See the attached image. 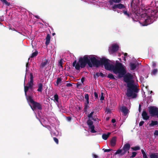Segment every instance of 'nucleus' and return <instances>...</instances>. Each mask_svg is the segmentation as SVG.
<instances>
[{
	"label": "nucleus",
	"instance_id": "nucleus-5",
	"mask_svg": "<svg viewBox=\"0 0 158 158\" xmlns=\"http://www.w3.org/2000/svg\"><path fill=\"white\" fill-rule=\"evenodd\" d=\"M112 70L115 74H118V77H122L126 73L125 71L122 64L120 62L116 63L115 65L112 66Z\"/></svg>",
	"mask_w": 158,
	"mask_h": 158
},
{
	"label": "nucleus",
	"instance_id": "nucleus-42",
	"mask_svg": "<svg viewBox=\"0 0 158 158\" xmlns=\"http://www.w3.org/2000/svg\"><path fill=\"white\" fill-rule=\"evenodd\" d=\"M103 150H104V152H109L111 150H112L111 149H105V148H103L102 149Z\"/></svg>",
	"mask_w": 158,
	"mask_h": 158
},
{
	"label": "nucleus",
	"instance_id": "nucleus-49",
	"mask_svg": "<svg viewBox=\"0 0 158 158\" xmlns=\"http://www.w3.org/2000/svg\"><path fill=\"white\" fill-rule=\"evenodd\" d=\"M106 111L108 114L110 112L111 110L109 108H106Z\"/></svg>",
	"mask_w": 158,
	"mask_h": 158
},
{
	"label": "nucleus",
	"instance_id": "nucleus-11",
	"mask_svg": "<svg viewBox=\"0 0 158 158\" xmlns=\"http://www.w3.org/2000/svg\"><path fill=\"white\" fill-rule=\"evenodd\" d=\"M131 146L129 143H126L123 146L122 149L124 151V152L121 153L122 156L123 155L126 153L128 151V153H129V150Z\"/></svg>",
	"mask_w": 158,
	"mask_h": 158
},
{
	"label": "nucleus",
	"instance_id": "nucleus-47",
	"mask_svg": "<svg viewBox=\"0 0 158 158\" xmlns=\"http://www.w3.org/2000/svg\"><path fill=\"white\" fill-rule=\"evenodd\" d=\"M144 122L143 121H141L139 123V126H142L143 124H144Z\"/></svg>",
	"mask_w": 158,
	"mask_h": 158
},
{
	"label": "nucleus",
	"instance_id": "nucleus-7",
	"mask_svg": "<svg viewBox=\"0 0 158 158\" xmlns=\"http://www.w3.org/2000/svg\"><path fill=\"white\" fill-rule=\"evenodd\" d=\"M149 112L152 116H156L158 118V108L155 106L149 107Z\"/></svg>",
	"mask_w": 158,
	"mask_h": 158
},
{
	"label": "nucleus",
	"instance_id": "nucleus-12",
	"mask_svg": "<svg viewBox=\"0 0 158 158\" xmlns=\"http://www.w3.org/2000/svg\"><path fill=\"white\" fill-rule=\"evenodd\" d=\"M126 8V6L123 4L121 3H118V4H115L112 8L113 10L114 11H116V9L118 8L119 9H124Z\"/></svg>",
	"mask_w": 158,
	"mask_h": 158
},
{
	"label": "nucleus",
	"instance_id": "nucleus-55",
	"mask_svg": "<svg viewBox=\"0 0 158 158\" xmlns=\"http://www.w3.org/2000/svg\"><path fill=\"white\" fill-rule=\"evenodd\" d=\"M139 111L140 112L141 111V105L139 104Z\"/></svg>",
	"mask_w": 158,
	"mask_h": 158
},
{
	"label": "nucleus",
	"instance_id": "nucleus-18",
	"mask_svg": "<svg viewBox=\"0 0 158 158\" xmlns=\"http://www.w3.org/2000/svg\"><path fill=\"white\" fill-rule=\"evenodd\" d=\"M50 38L51 37L50 35L49 34H48L46 36V41L45 44L47 46L50 43Z\"/></svg>",
	"mask_w": 158,
	"mask_h": 158
},
{
	"label": "nucleus",
	"instance_id": "nucleus-23",
	"mask_svg": "<svg viewBox=\"0 0 158 158\" xmlns=\"http://www.w3.org/2000/svg\"><path fill=\"white\" fill-rule=\"evenodd\" d=\"M156 153H151L150 155V158H158V156Z\"/></svg>",
	"mask_w": 158,
	"mask_h": 158
},
{
	"label": "nucleus",
	"instance_id": "nucleus-45",
	"mask_svg": "<svg viewBox=\"0 0 158 158\" xmlns=\"http://www.w3.org/2000/svg\"><path fill=\"white\" fill-rule=\"evenodd\" d=\"M91 118H92V120L94 121H96L97 120H99L98 118H95V117H93Z\"/></svg>",
	"mask_w": 158,
	"mask_h": 158
},
{
	"label": "nucleus",
	"instance_id": "nucleus-50",
	"mask_svg": "<svg viewBox=\"0 0 158 158\" xmlns=\"http://www.w3.org/2000/svg\"><path fill=\"white\" fill-rule=\"evenodd\" d=\"M85 78L84 77H82L81 79V81L82 83H83L85 80Z\"/></svg>",
	"mask_w": 158,
	"mask_h": 158
},
{
	"label": "nucleus",
	"instance_id": "nucleus-59",
	"mask_svg": "<svg viewBox=\"0 0 158 158\" xmlns=\"http://www.w3.org/2000/svg\"><path fill=\"white\" fill-rule=\"evenodd\" d=\"M127 54L126 53H124V55L125 57L127 56Z\"/></svg>",
	"mask_w": 158,
	"mask_h": 158
},
{
	"label": "nucleus",
	"instance_id": "nucleus-28",
	"mask_svg": "<svg viewBox=\"0 0 158 158\" xmlns=\"http://www.w3.org/2000/svg\"><path fill=\"white\" fill-rule=\"evenodd\" d=\"M142 153L143 155V158H148L146 153L143 149L141 150Z\"/></svg>",
	"mask_w": 158,
	"mask_h": 158
},
{
	"label": "nucleus",
	"instance_id": "nucleus-20",
	"mask_svg": "<svg viewBox=\"0 0 158 158\" xmlns=\"http://www.w3.org/2000/svg\"><path fill=\"white\" fill-rule=\"evenodd\" d=\"M110 134V132L108 133L107 134H102V139L105 140H106L108 138Z\"/></svg>",
	"mask_w": 158,
	"mask_h": 158
},
{
	"label": "nucleus",
	"instance_id": "nucleus-21",
	"mask_svg": "<svg viewBox=\"0 0 158 158\" xmlns=\"http://www.w3.org/2000/svg\"><path fill=\"white\" fill-rule=\"evenodd\" d=\"M89 102H86L84 104V110L85 112H87V111L88 108H89V106L88 105Z\"/></svg>",
	"mask_w": 158,
	"mask_h": 158
},
{
	"label": "nucleus",
	"instance_id": "nucleus-39",
	"mask_svg": "<svg viewBox=\"0 0 158 158\" xmlns=\"http://www.w3.org/2000/svg\"><path fill=\"white\" fill-rule=\"evenodd\" d=\"M82 84L78 83L77 84V87L78 89H81V88Z\"/></svg>",
	"mask_w": 158,
	"mask_h": 158
},
{
	"label": "nucleus",
	"instance_id": "nucleus-9",
	"mask_svg": "<svg viewBox=\"0 0 158 158\" xmlns=\"http://www.w3.org/2000/svg\"><path fill=\"white\" fill-rule=\"evenodd\" d=\"M119 48L118 44H112L111 46L109 48V51L110 54H113L118 51Z\"/></svg>",
	"mask_w": 158,
	"mask_h": 158
},
{
	"label": "nucleus",
	"instance_id": "nucleus-51",
	"mask_svg": "<svg viewBox=\"0 0 158 158\" xmlns=\"http://www.w3.org/2000/svg\"><path fill=\"white\" fill-rule=\"evenodd\" d=\"M99 74L100 76L101 77H104V75L102 73H100Z\"/></svg>",
	"mask_w": 158,
	"mask_h": 158
},
{
	"label": "nucleus",
	"instance_id": "nucleus-37",
	"mask_svg": "<svg viewBox=\"0 0 158 158\" xmlns=\"http://www.w3.org/2000/svg\"><path fill=\"white\" fill-rule=\"evenodd\" d=\"M157 69H155L153 70L152 71V73L153 75H155L157 73Z\"/></svg>",
	"mask_w": 158,
	"mask_h": 158
},
{
	"label": "nucleus",
	"instance_id": "nucleus-15",
	"mask_svg": "<svg viewBox=\"0 0 158 158\" xmlns=\"http://www.w3.org/2000/svg\"><path fill=\"white\" fill-rule=\"evenodd\" d=\"M121 111L123 113L124 115H127L128 113V110L127 109L126 107L125 106H123L121 107Z\"/></svg>",
	"mask_w": 158,
	"mask_h": 158
},
{
	"label": "nucleus",
	"instance_id": "nucleus-2",
	"mask_svg": "<svg viewBox=\"0 0 158 158\" xmlns=\"http://www.w3.org/2000/svg\"><path fill=\"white\" fill-rule=\"evenodd\" d=\"M91 56L87 55H85L83 57H81L79 59L78 62L77 63V61L75 60L73 63V66L75 67L76 69L79 70L80 68H84L86 65L88 64V66L90 68L93 67L92 63L90 61V57Z\"/></svg>",
	"mask_w": 158,
	"mask_h": 158
},
{
	"label": "nucleus",
	"instance_id": "nucleus-46",
	"mask_svg": "<svg viewBox=\"0 0 158 158\" xmlns=\"http://www.w3.org/2000/svg\"><path fill=\"white\" fill-rule=\"evenodd\" d=\"M94 97L95 98V99H98V94L96 92H94Z\"/></svg>",
	"mask_w": 158,
	"mask_h": 158
},
{
	"label": "nucleus",
	"instance_id": "nucleus-36",
	"mask_svg": "<svg viewBox=\"0 0 158 158\" xmlns=\"http://www.w3.org/2000/svg\"><path fill=\"white\" fill-rule=\"evenodd\" d=\"M63 59H61L60 60L59 62V65L60 66L61 68H63Z\"/></svg>",
	"mask_w": 158,
	"mask_h": 158
},
{
	"label": "nucleus",
	"instance_id": "nucleus-52",
	"mask_svg": "<svg viewBox=\"0 0 158 158\" xmlns=\"http://www.w3.org/2000/svg\"><path fill=\"white\" fill-rule=\"evenodd\" d=\"M100 73H96V74L94 75V77H95L96 76L97 77L100 76L99 74Z\"/></svg>",
	"mask_w": 158,
	"mask_h": 158
},
{
	"label": "nucleus",
	"instance_id": "nucleus-64",
	"mask_svg": "<svg viewBox=\"0 0 158 158\" xmlns=\"http://www.w3.org/2000/svg\"><path fill=\"white\" fill-rule=\"evenodd\" d=\"M115 125H116V124H115V125H114V126H115Z\"/></svg>",
	"mask_w": 158,
	"mask_h": 158
},
{
	"label": "nucleus",
	"instance_id": "nucleus-40",
	"mask_svg": "<svg viewBox=\"0 0 158 158\" xmlns=\"http://www.w3.org/2000/svg\"><path fill=\"white\" fill-rule=\"evenodd\" d=\"M53 139L55 143L57 144H58L59 143V141L58 139L56 137H53Z\"/></svg>",
	"mask_w": 158,
	"mask_h": 158
},
{
	"label": "nucleus",
	"instance_id": "nucleus-14",
	"mask_svg": "<svg viewBox=\"0 0 158 158\" xmlns=\"http://www.w3.org/2000/svg\"><path fill=\"white\" fill-rule=\"evenodd\" d=\"M139 65V64L137 63H130L129 65L130 67V69L131 70H134Z\"/></svg>",
	"mask_w": 158,
	"mask_h": 158
},
{
	"label": "nucleus",
	"instance_id": "nucleus-56",
	"mask_svg": "<svg viewBox=\"0 0 158 158\" xmlns=\"http://www.w3.org/2000/svg\"><path fill=\"white\" fill-rule=\"evenodd\" d=\"M111 122L113 123H115L116 122V119H112Z\"/></svg>",
	"mask_w": 158,
	"mask_h": 158
},
{
	"label": "nucleus",
	"instance_id": "nucleus-34",
	"mask_svg": "<svg viewBox=\"0 0 158 158\" xmlns=\"http://www.w3.org/2000/svg\"><path fill=\"white\" fill-rule=\"evenodd\" d=\"M122 149H119L115 153L114 155H116L118 154H119L120 153H122Z\"/></svg>",
	"mask_w": 158,
	"mask_h": 158
},
{
	"label": "nucleus",
	"instance_id": "nucleus-16",
	"mask_svg": "<svg viewBox=\"0 0 158 158\" xmlns=\"http://www.w3.org/2000/svg\"><path fill=\"white\" fill-rule=\"evenodd\" d=\"M142 116L143 119L144 120H147L149 118V116L148 115V114L145 110L143 111L142 114Z\"/></svg>",
	"mask_w": 158,
	"mask_h": 158
},
{
	"label": "nucleus",
	"instance_id": "nucleus-19",
	"mask_svg": "<svg viewBox=\"0 0 158 158\" xmlns=\"http://www.w3.org/2000/svg\"><path fill=\"white\" fill-rule=\"evenodd\" d=\"M48 63V61L47 60H45L44 61L42 62V63H41L40 65V68H44Z\"/></svg>",
	"mask_w": 158,
	"mask_h": 158
},
{
	"label": "nucleus",
	"instance_id": "nucleus-62",
	"mask_svg": "<svg viewBox=\"0 0 158 158\" xmlns=\"http://www.w3.org/2000/svg\"><path fill=\"white\" fill-rule=\"evenodd\" d=\"M78 109L79 110H81V107H78Z\"/></svg>",
	"mask_w": 158,
	"mask_h": 158
},
{
	"label": "nucleus",
	"instance_id": "nucleus-53",
	"mask_svg": "<svg viewBox=\"0 0 158 158\" xmlns=\"http://www.w3.org/2000/svg\"><path fill=\"white\" fill-rule=\"evenodd\" d=\"M112 0H109V2L110 5H112L113 4L114 2L112 1Z\"/></svg>",
	"mask_w": 158,
	"mask_h": 158
},
{
	"label": "nucleus",
	"instance_id": "nucleus-43",
	"mask_svg": "<svg viewBox=\"0 0 158 158\" xmlns=\"http://www.w3.org/2000/svg\"><path fill=\"white\" fill-rule=\"evenodd\" d=\"M112 1L114 2V3H119L121 2V0H112Z\"/></svg>",
	"mask_w": 158,
	"mask_h": 158
},
{
	"label": "nucleus",
	"instance_id": "nucleus-63",
	"mask_svg": "<svg viewBox=\"0 0 158 158\" xmlns=\"http://www.w3.org/2000/svg\"><path fill=\"white\" fill-rule=\"evenodd\" d=\"M35 17L36 18H38V16H35Z\"/></svg>",
	"mask_w": 158,
	"mask_h": 158
},
{
	"label": "nucleus",
	"instance_id": "nucleus-1",
	"mask_svg": "<svg viewBox=\"0 0 158 158\" xmlns=\"http://www.w3.org/2000/svg\"><path fill=\"white\" fill-rule=\"evenodd\" d=\"M133 79V75L130 73H127L124 75L123 80L127 83L128 87L126 93L127 96L132 98H135L137 96L136 93L138 92L139 89L137 85L134 84Z\"/></svg>",
	"mask_w": 158,
	"mask_h": 158
},
{
	"label": "nucleus",
	"instance_id": "nucleus-25",
	"mask_svg": "<svg viewBox=\"0 0 158 158\" xmlns=\"http://www.w3.org/2000/svg\"><path fill=\"white\" fill-rule=\"evenodd\" d=\"M38 54V52L36 50L35 52L32 53L30 56V57L31 58H34Z\"/></svg>",
	"mask_w": 158,
	"mask_h": 158
},
{
	"label": "nucleus",
	"instance_id": "nucleus-58",
	"mask_svg": "<svg viewBox=\"0 0 158 158\" xmlns=\"http://www.w3.org/2000/svg\"><path fill=\"white\" fill-rule=\"evenodd\" d=\"M29 59H30V58H29L28 60V62L26 63V67L27 68L28 67V64H29L28 61H29Z\"/></svg>",
	"mask_w": 158,
	"mask_h": 158
},
{
	"label": "nucleus",
	"instance_id": "nucleus-61",
	"mask_svg": "<svg viewBox=\"0 0 158 158\" xmlns=\"http://www.w3.org/2000/svg\"><path fill=\"white\" fill-rule=\"evenodd\" d=\"M109 117H108V118H106V120H109Z\"/></svg>",
	"mask_w": 158,
	"mask_h": 158
},
{
	"label": "nucleus",
	"instance_id": "nucleus-10",
	"mask_svg": "<svg viewBox=\"0 0 158 158\" xmlns=\"http://www.w3.org/2000/svg\"><path fill=\"white\" fill-rule=\"evenodd\" d=\"M87 123L88 126L89 127L91 130V132L94 133L96 131L94 130V126L93 125V122L90 119H88L87 121Z\"/></svg>",
	"mask_w": 158,
	"mask_h": 158
},
{
	"label": "nucleus",
	"instance_id": "nucleus-31",
	"mask_svg": "<svg viewBox=\"0 0 158 158\" xmlns=\"http://www.w3.org/2000/svg\"><path fill=\"white\" fill-rule=\"evenodd\" d=\"M54 100L57 102H59V97L58 95L56 94L54 95Z\"/></svg>",
	"mask_w": 158,
	"mask_h": 158
},
{
	"label": "nucleus",
	"instance_id": "nucleus-27",
	"mask_svg": "<svg viewBox=\"0 0 158 158\" xmlns=\"http://www.w3.org/2000/svg\"><path fill=\"white\" fill-rule=\"evenodd\" d=\"M131 149L133 151H137L139 150L140 149V148L139 146H136L131 147Z\"/></svg>",
	"mask_w": 158,
	"mask_h": 158
},
{
	"label": "nucleus",
	"instance_id": "nucleus-60",
	"mask_svg": "<svg viewBox=\"0 0 158 158\" xmlns=\"http://www.w3.org/2000/svg\"><path fill=\"white\" fill-rule=\"evenodd\" d=\"M52 35L53 36H54L55 35V33H53L52 34Z\"/></svg>",
	"mask_w": 158,
	"mask_h": 158
},
{
	"label": "nucleus",
	"instance_id": "nucleus-13",
	"mask_svg": "<svg viewBox=\"0 0 158 158\" xmlns=\"http://www.w3.org/2000/svg\"><path fill=\"white\" fill-rule=\"evenodd\" d=\"M123 13L124 14V15H126L128 18L131 17L133 20L134 21H137L138 19H136V20H135L134 18L132 17V14L128 12L127 10H123Z\"/></svg>",
	"mask_w": 158,
	"mask_h": 158
},
{
	"label": "nucleus",
	"instance_id": "nucleus-35",
	"mask_svg": "<svg viewBox=\"0 0 158 158\" xmlns=\"http://www.w3.org/2000/svg\"><path fill=\"white\" fill-rule=\"evenodd\" d=\"M137 152H133L132 153V155L130 156L131 158H133L135 157L137 155Z\"/></svg>",
	"mask_w": 158,
	"mask_h": 158
},
{
	"label": "nucleus",
	"instance_id": "nucleus-8",
	"mask_svg": "<svg viewBox=\"0 0 158 158\" xmlns=\"http://www.w3.org/2000/svg\"><path fill=\"white\" fill-rule=\"evenodd\" d=\"M28 86L25 85V82H24V91L25 92V95L26 97H28L27 94V92L28 90L29 89H32L33 85V82L29 81L28 82Z\"/></svg>",
	"mask_w": 158,
	"mask_h": 158
},
{
	"label": "nucleus",
	"instance_id": "nucleus-33",
	"mask_svg": "<svg viewBox=\"0 0 158 158\" xmlns=\"http://www.w3.org/2000/svg\"><path fill=\"white\" fill-rule=\"evenodd\" d=\"M34 77L33 73H30V80L29 81L34 82L33 80Z\"/></svg>",
	"mask_w": 158,
	"mask_h": 158
},
{
	"label": "nucleus",
	"instance_id": "nucleus-17",
	"mask_svg": "<svg viewBox=\"0 0 158 158\" xmlns=\"http://www.w3.org/2000/svg\"><path fill=\"white\" fill-rule=\"evenodd\" d=\"M116 138L115 137H113L111 139L110 143V145L112 147H114L116 143Z\"/></svg>",
	"mask_w": 158,
	"mask_h": 158
},
{
	"label": "nucleus",
	"instance_id": "nucleus-22",
	"mask_svg": "<svg viewBox=\"0 0 158 158\" xmlns=\"http://www.w3.org/2000/svg\"><path fill=\"white\" fill-rule=\"evenodd\" d=\"M43 85L41 83H40L38 84V88L37 91L39 92H42L43 90Z\"/></svg>",
	"mask_w": 158,
	"mask_h": 158
},
{
	"label": "nucleus",
	"instance_id": "nucleus-57",
	"mask_svg": "<svg viewBox=\"0 0 158 158\" xmlns=\"http://www.w3.org/2000/svg\"><path fill=\"white\" fill-rule=\"evenodd\" d=\"M67 119L68 121H70L71 119V118L70 116L67 117Z\"/></svg>",
	"mask_w": 158,
	"mask_h": 158
},
{
	"label": "nucleus",
	"instance_id": "nucleus-54",
	"mask_svg": "<svg viewBox=\"0 0 158 158\" xmlns=\"http://www.w3.org/2000/svg\"><path fill=\"white\" fill-rule=\"evenodd\" d=\"M104 98L103 96L102 95L100 97V100H104Z\"/></svg>",
	"mask_w": 158,
	"mask_h": 158
},
{
	"label": "nucleus",
	"instance_id": "nucleus-29",
	"mask_svg": "<svg viewBox=\"0 0 158 158\" xmlns=\"http://www.w3.org/2000/svg\"><path fill=\"white\" fill-rule=\"evenodd\" d=\"M107 77L110 79H115L114 75L111 73H109L107 76Z\"/></svg>",
	"mask_w": 158,
	"mask_h": 158
},
{
	"label": "nucleus",
	"instance_id": "nucleus-24",
	"mask_svg": "<svg viewBox=\"0 0 158 158\" xmlns=\"http://www.w3.org/2000/svg\"><path fill=\"white\" fill-rule=\"evenodd\" d=\"M158 124V122L157 121H151V123L149 124L150 127H153L156 125Z\"/></svg>",
	"mask_w": 158,
	"mask_h": 158
},
{
	"label": "nucleus",
	"instance_id": "nucleus-41",
	"mask_svg": "<svg viewBox=\"0 0 158 158\" xmlns=\"http://www.w3.org/2000/svg\"><path fill=\"white\" fill-rule=\"evenodd\" d=\"M156 62L155 61H152V68H154L155 67H156Z\"/></svg>",
	"mask_w": 158,
	"mask_h": 158
},
{
	"label": "nucleus",
	"instance_id": "nucleus-26",
	"mask_svg": "<svg viewBox=\"0 0 158 158\" xmlns=\"http://www.w3.org/2000/svg\"><path fill=\"white\" fill-rule=\"evenodd\" d=\"M4 4H5L6 6H9L10 5V3L8 2L6 0H0Z\"/></svg>",
	"mask_w": 158,
	"mask_h": 158
},
{
	"label": "nucleus",
	"instance_id": "nucleus-4",
	"mask_svg": "<svg viewBox=\"0 0 158 158\" xmlns=\"http://www.w3.org/2000/svg\"><path fill=\"white\" fill-rule=\"evenodd\" d=\"M157 11L154 9L148 8L147 11L146 18L144 19L143 26H147L152 23L154 20V19L156 17Z\"/></svg>",
	"mask_w": 158,
	"mask_h": 158
},
{
	"label": "nucleus",
	"instance_id": "nucleus-38",
	"mask_svg": "<svg viewBox=\"0 0 158 158\" xmlns=\"http://www.w3.org/2000/svg\"><path fill=\"white\" fill-rule=\"evenodd\" d=\"M94 113V111H92L91 112L90 114H89L88 115V117L89 118H92L93 117V115Z\"/></svg>",
	"mask_w": 158,
	"mask_h": 158
},
{
	"label": "nucleus",
	"instance_id": "nucleus-30",
	"mask_svg": "<svg viewBox=\"0 0 158 158\" xmlns=\"http://www.w3.org/2000/svg\"><path fill=\"white\" fill-rule=\"evenodd\" d=\"M85 98L86 99V102H89V95L88 94H85Z\"/></svg>",
	"mask_w": 158,
	"mask_h": 158
},
{
	"label": "nucleus",
	"instance_id": "nucleus-32",
	"mask_svg": "<svg viewBox=\"0 0 158 158\" xmlns=\"http://www.w3.org/2000/svg\"><path fill=\"white\" fill-rule=\"evenodd\" d=\"M61 81H62V79L61 78H60V77H58L57 78V81H56V85L57 86H58V85H59V84L60 83H61Z\"/></svg>",
	"mask_w": 158,
	"mask_h": 158
},
{
	"label": "nucleus",
	"instance_id": "nucleus-3",
	"mask_svg": "<svg viewBox=\"0 0 158 158\" xmlns=\"http://www.w3.org/2000/svg\"><path fill=\"white\" fill-rule=\"evenodd\" d=\"M89 58L91 63H92L93 67L98 68L100 65H104L106 69L108 70H112V66L113 65L110 64L109 62V60L108 59L104 58L101 59L100 60H99L93 55H91Z\"/></svg>",
	"mask_w": 158,
	"mask_h": 158
},
{
	"label": "nucleus",
	"instance_id": "nucleus-48",
	"mask_svg": "<svg viewBox=\"0 0 158 158\" xmlns=\"http://www.w3.org/2000/svg\"><path fill=\"white\" fill-rule=\"evenodd\" d=\"M154 135H158V130H156L154 133Z\"/></svg>",
	"mask_w": 158,
	"mask_h": 158
},
{
	"label": "nucleus",
	"instance_id": "nucleus-44",
	"mask_svg": "<svg viewBox=\"0 0 158 158\" xmlns=\"http://www.w3.org/2000/svg\"><path fill=\"white\" fill-rule=\"evenodd\" d=\"M66 86L67 87H72L73 86V85H72V84L70 83H67L66 84Z\"/></svg>",
	"mask_w": 158,
	"mask_h": 158
},
{
	"label": "nucleus",
	"instance_id": "nucleus-6",
	"mask_svg": "<svg viewBox=\"0 0 158 158\" xmlns=\"http://www.w3.org/2000/svg\"><path fill=\"white\" fill-rule=\"evenodd\" d=\"M27 98V100L32 104V105H30L31 109L33 110H35L36 109L39 110L42 109L41 105L39 103L35 102L34 101L31 96H29Z\"/></svg>",
	"mask_w": 158,
	"mask_h": 158
}]
</instances>
